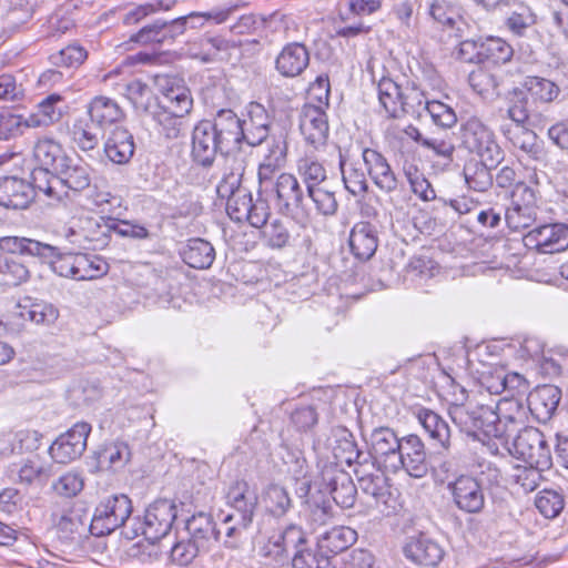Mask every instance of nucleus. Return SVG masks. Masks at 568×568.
I'll use <instances>...</instances> for the list:
<instances>
[{
    "instance_id": "1",
    "label": "nucleus",
    "mask_w": 568,
    "mask_h": 568,
    "mask_svg": "<svg viewBox=\"0 0 568 568\" xmlns=\"http://www.w3.org/2000/svg\"><path fill=\"white\" fill-rule=\"evenodd\" d=\"M0 250L12 254L39 257L49 262L52 271L62 277L75 280L78 253H60L58 247L23 236L0 237Z\"/></svg>"
},
{
    "instance_id": "2",
    "label": "nucleus",
    "mask_w": 568,
    "mask_h": 568,
    "mask_svg": "<svg viewBox=\"0 0 568 568\" xmlns=\"http://www.w3.org/2000/svg\"><path fill=\"white\" fill-rule=\"evenodd\" d=\"M176 515L174 501L158 499L148 506L143 516L134 517L123 534L128 539L143 536L145 540L160 541L170 532Z\"/></svg>"
},
{
    "instance_id": "3",
    "label": "nucleus",
    "mask_w": 568,
    "mask_h": 568,
    "mask_svg": "<svg viewBox=\"0 0 568 568\" xmlns=\"http://www.w3.org/2000/svg\"><path fill=\"white\" fill-rule=\"evenodd\" d=\"M460 145L468 153L490 164H499L504 159L494 130L478 116H470L460 124Z\"/></svg>"
},
{
    "instance_id": "4",
    "label": "nucleus",
    "mask_w": 568,
    "mask_h": 568,
    "mask_svg": "<svg viewBox=\"0 0 568 568\" xmlns=\"http://www.w3.org/2000/svg\"><path fill=\"white\" fill-rule=\"evenodd\" d=\"M132 510V501L126 495L109 496L95 507L89 530L94 536L109 535L125 525Z\"/></svg>"
},
{
    "instance_id": "5",
    "label": "nucleus",
    "mask_w": 568,
    "mask_h": 568,
    "mask_svg": "<svg viewBox=\"0 0 568 568\" xmlns=\"http://www.w3.org/2000/svg\"><path fill=\"white\" fill-rule=\"evenodd\" d=\"M514 453L528 465L548 470L552 466L551 449L545 435L535 427L524 429L514 438Z\"/></svg>"
},
{
    "instance_id": "6",
    "label": "nucleus",
    "mask_w": 568,
    "mask_h": 568,
    "mask_svg": "<svg viewBox=\"0 0 568 568\" xmlns=\"http://www.w3.org/2000/svg\"><path fill=\"white\" fill-rule=\"evenodd\" d=\"M503 136L520 151V159L534 162V169L548 164V151L537 134L523 125H500Z\"/></svg>"
},
{
    "instance_id": "7",
    "label": "nucleus",
    "mask_w": 568,
    "mask_h": 568,
    "mask_svg": "<svg viewBox=\"0 0 568 568\" xmlns=\"http://www.w3.org/2000/svg\"><path fill=\"white\" fill-rule=\"evenodd\" d=\"M322 490L328 493L334 501L343 507L349 508L356 500L357 489L348 473L338 465L326 463L321 469Z\"/></svg>"
},
{
    "instance_id": "8",
    "label": "nucleus",
    "mask_w": 568,
    "mask_h": 568,
    "mask_svg": "<svg viewBox=\"0 0 568 568\" xmlns=\"http://www.w3.org/2000/svg\"><path fill=\"white\" fill-rule=\"evenodd\" d=\"M90 432V424L84 422L74 424L50 446L49 454L51 458L59 464H68L79 458L87 448Z\"/></svg>"
},
{
    "instance_id": "9",
    "label": "nucleus",
    "mask_w": 568,
    "mask_h": 568,
    "mask_svg": "<svg viewBox=\"0 0 568 568\" xmlns=\"http://www.w3.org/2000/svg\"><path fill=\"white\" fill-rule=\"evenodd\" d=\"M447 489L454 505L463 513L479 514L485 507V494L476 477L459 475L449 481Z\"/></svg>"
},
{
    "instance_id": "10",
    "label": "nucleus",
    "mask_w": 568,
    "mask_h": 568,
    "mask_svg": "<svg viewBox=\"0 0 568 568\" xmlns=\"http://www.w3.org/2000/svg\"><path fill=\"white\" fill-rule=\"evenodd\" d=\"M527 246L544 254L562 252L568 248V224H545L529 231L525 237Z\"/></svg>"
},
{
    "instance_id": "11",
    "label": "nucleus",
    "mask_w": 568,
    "mask_h": 568,
    "mask_svg": "<svg viewBox=\"0 0 568 568\" xmlns=\"http://www.w3.org/2000/svg\"><path fill=\"white\" fill-rule=\"evenodd\" d=\"M449 416L453 423L464 433L477 437L483 434L486 422H491L493 407L488 405H473L453 403L449 406Z\"/></svg>"
},
{
    "instance_id": "12",
    "label": "nucleus",
    "mask_w": 568,
    "mask_h": 568,
    "mask_svg": "<svg viewBox=\"0 0 568 568\" xmlns=\"http://www.w3.org/2000/svg\"><path fill=\"white\" fill-rule=\"evenodd\" d=\"M400 444L402 439L389 427L375 428L369 436V448L373 456L385 471H398L397 453Z\"/></svg>"
},
{
    "instance_id": "13",
    "label": "nucleus",
    "mask_w": 568,
    "mask_h": 568,
    "mask_svg": "<svg viewBox=\"0 0 568 568\" xmlns=\"http://www.w3.org/2000/svg\"><path fill=\"white\" fill-rule=\"evenodd\" d=\"M300 131L304 140L315 149L324 145L328 138V120L322 106L307 102L300 113Z\"/></svg>"
},
{
    "instance_id": "14",
    "label": "nucleus",
    "mask_w": 568,
    "mask_h": 568,
    "mask_svg": "<svg viewBox=\"0 0 568 568\" xmlns=\"http://www.w3.org/2000/svg\"><path fill=\"white\" fill-rule=\"evenodd\" d=\"M226 504L232 509L229 515L240 517L243 523H253L258 506V495L246 480H235L226 493Z\"/></svg>"
},
{
    "instance_id": "15",
    "label": "nucleus",
    "mask_w": 568,
    "mask_h": 568,
    "mask_svg": "<svg viewBox=\"0 0 568 568\" xmlns=\"http://www.w3.org/2000/svg\"><path fill=\"white\" fill-rule=\"evenodd\" d=\"M362 159L373 183L384 193H393L398 187V179L387 159L378 151L365 148Z\"/></svg>"
},
{
    "instance_id": "16",
    "label": "nucleus",
    "mask_w": 568,
    "mask_h": 568,
    "mask_svg": "<svg viewBox=\"0 0 568 568\" xmlns=\"http://www.w3.org/2000/svg\"><path fill=\"white\" fill-rule=\"evenodd\" d=\"M219 152L222 153V145L217 142L211 121H200L192 132L191 154L194 161L203 166H209Z\"/></svg>"
},
{
    "instance_id": "17",
    "label": "nucleus",
    "mask_w": 568,
    "mask_h": 568,
    "mask_svg": "<svg viewBox=\"0 0 568 568\" xmlns=\"http://www.w3.org/2000/svg\"><path fill=\"white\" fill-rule=\"evenodd\" d=\"M217 142L222 145V153H227L244 142L242 120L230 109L220 110L211 122Z\"/></svg>"
},
{
    "instance_id": "18",
    "label": "nucleus",
    "mask_w": 568,
    "mask_h": 568,
    "mask_svg": "<svg viewBox=\"0 0 568 568\" xmlns=\"http://www.w3.org/2000/svg\"><path fill=\"white\" fill-rule=\"evenodd\" d=\"M397 459H399L398 470L404 469L412 477L422 478L427 474L425 447L417 435L402 438Z\"/></svg>"
},
{
    "instance_id": "19",
    "label": "nucleus",
    "mask_w": 568,
    "mask_h": 568,
    "mask_svg": "<svg viewBox=\"0 0 568 568\" xmlns=\"http://www.w3.org/2000/svg\"><path fill=\"white\" fill-rule=\"evenodd\" d=\"M33 201V189L29 182L17 176H0V206L26 210Z\"/></svg>"
},
{
    "instance_id": "20",
    "label": "nucleus",
    "mask_w": 568,
    "mask_h": 568,
    "mask_svg": "<svg viewBox=\"0 0 568 568\" xmlns=\"http://www.w3.org/2000/svg\"><path fill=\"white\" fill-rule=\"evenodd\" d=\"M310 64V52L301 41H292L283 47L275 59V69L286 78L300 75Z\"/></svg>"
},
{
    "instance_id": "21",
    "label": "nucleus",
    "mask_w": 568,
    "mask_h": 568,
    "mask_svg": "<svg viewBox=\"0 0 568 568\" xmlns=\"http://www.w3.org/2000/svg\"><path fill=\"white\" fill-rule=\"evenodd\" d=\"M60 537L68 541L81 538L87 531V516L80 508L67 505L51 515Z\"/></svg>"
},
{
    "instance_id": "22",
    "label": "nucleus",
    "mask_w": 568,
    "mask_h": 568,
    "mask_svg": "<svg viewBox=\"0 0 568 568\" xmlns=\"http://www.w3.org/2000/svg\"><path fill=\"white\" fill-rule=\"evenodd\" d=\"M348 244L352 254L359 261L372 258L378 246L377 229L369 222L354 224L349 232Z\"/></svg>"
},
{
    "instance_id": "23",
    "label": "nucleus",
    "mask_w": 568,
    "mask_h": 568,
    "mask_svg": "<svg viewBox=\"0 0 568 568\" xmlns=\"http://www.w3.org/2000/svg\"><path fill=\"white\" fill-rule=\"evenodd\" d=\"M274 191L276 194V203L281 212L294 214L302 207L304 192L298 180L293 174H280L276 179Z\"/></svg>"
},
{
    "instance_id": "24",
    "label": "nucleus",
    "mask_w": 568,
    "mask_h": 568,
    "mask_svg": "<svg viewBox=\"0 0 568 568\" xmlns=\"http://www.w3.org/2000/svg\"><path fill=\"white\" fill-rule=\"evenodd\" d=\"M13 316L23 322L49 326L58 320L59 310L49 302L24 297L16 305Z\"/></svg>"
},
{
    "instance_id": "25",
    "label": "nucleus",
    "mask_w": 568,
    "mask_h": 568,
    "mask_svg": "<svg viewBox=\"0 0 568 568\" xmlns=\"http://www.w3.org/2000/svg\"><path fill=\"white\" fill-rule=\"evenodd\" d=\"M246 110L247 118L242 120L244 142L256 146L266 141L271 120L264 105L258 102H251Z\"/></svg>"
},
{
    "instance_id": "26",
    "label": "nucleus",
    "mask_w": 568,
    "mask_h": 568,
    "mask_svg": "<svg viewBox=\"0 0 568 568\" xmlns=\"http://www.w3.org/2000/svg\"><path fill=\"white\" fill-rule=\"evenodd\" d=\"M404 554L410 561L425 567H436L444 558L442 546L425 536L410 538L404 547Z\"/></svg>"
},
{
    "instance_id": "27",
    "label": "nucleus",
    "mask_w": 568,
    "mask_h": 568,
    "mask_svg": "<svg viewBox=\"0 0 568 568\" xmlns=\"http://www.w3.org/2000/svg\"><path fill=\"white\" fill-rule=\"evenodd\" d=\"M88 115L98 128L119 124L125 120V112L120 104L104 95L94 97L87 106Z\"/></svg>"
},
{
    "instance_id": "28",
    "label": "nucleus",
    "mask_w": 568,
    "mask_h": 568,
    "mask_svg": "<svg viewBox=\"0 0 568 568\" xmlns=\"http://www.w3.org/2000/svg\"><path fill=\"white\" fill-rule=\"evenodd\" d=\"M561 398V390L555 385H542L529 393L527 397L529 412L538 419L546 422L556 412Z\"/></svg>"
},
{
    "instance_id": "29",
    "label": "nucleus",
    "mask_w": 568,
    "mask_h": 568,
    "mask_svg": "<svg viewBox=\"0 0 568 568\" xmlns=\"http://www.w3.org/2000/svg\"><path fill=\"white\" fill-rule=\"evenodd\" d=\"M135 143L132 133L123 126H115L104 142L106 158L119 165L130 162L134 154Z\"/></svg>"
},
{
    "instance_id": "30",
    "label": "nucleus",
    "mask_w": 568,
    "mask_h": 568,
    "mask_svg": "<svg viewBox=\"0 0 568 568\" xmlns=\"http://www.w3.org/2000/svg\"><path fill=\"white\" fill-rule=\"evenodd\" d=\"M55 172L60 180V187L79 193L90 186V166L80 159L68 158Z\"/></svg>"
},
{
    "instance_id": "31",
    "label": "nucleus",
    "mask_w": 568,
    "mask_h": 568,
    "mask_svg": "<svg viewBox=\"0 0 568 568\" xmlns=\"http://www.w3.org/2000/svg\"><path fill=\"white\" fill-rule=\"evenodd\" d=\"M267 151L263 162L258 166V180L263 184L272 180L275 171L284 166L287 154V142L283 133L266 139Z\"/></svg>"
},
{
    "instance_id": "32",
    "label": "nucleus",
    "mask_w": 568,
    "mask_h": 568,
    "mask_svg": "<svg viewBox=\"0 0 568 568\" xmlns=\"http://www.w3.org/2000/svg\"><path fill=\"white\" fill-rule=\"evenodd\" d=\"M33 158L40 168L55 173L69 156L58 141L43 136L33 146Z\"/></svg>"
},
{
    "instance_id": "33",
    "label": "nucleus",
    "mask_w": 568,
    "mask_h": 568,
    "mask_svg": "<svg viewBox=\"0 0 568 568\" xmlns=\"http://www.w3.org/2000/svg\"><path fill=\"white\" fill-rule=\"evenodd\" d=\"M180 255L190 267L206 270L214 262L215 250L209 241L194 237L187 240Z\"/></svg>"
},
{
    "instance_id": "34",
    "label": "nucleus",
    "mask_w": 568,
    "mask_h": 568,
    "mask_svg": "<svg viewBox=\"0 0 568 568\" xmlns=\"http://www.w3.org/2000/svg\"><path fill=\"white\" fill-rule=\"evenodd\" d=\"M528 405L526 406L519 397H504L496 406L495 414L507 422L509 430L524 432L528 429Z\"/></svg>"
},
{
    "instance_id": "35",
    "label": "nucleus",
    "mask_w": 568,
    "mask_h": 568,
    "mask_svg": "<svg viewBox=\"0 0 568 568\" xmlns=\"http://www.w3.org/2000/svg\"><path fill=\"white\" fill-rule=\"evenodd\" d=\"M403 87L388 77H382L377 83L379 105L388 118L398 119L403 115Z\"/></svg>"
},
{
    "instance_id": "36",
    "label": "nucleus",
    "mask_w": 568,
    "mask_h": 568,
    "mask_svg": "<svg viewBox=\"0 0 568 568\" xmlns=\"http://www.w3.org/2000/svg\"><path fill=\"white\" fill-rule=\"evenodd\" d=\"M113 90L125 97L135 110L151 113L153 92L152 89L141 80L134 79L129 82L113 83Z\"/></svg>"
},
{
    "instance_id": "37",
    "label": "nucleus",
    "mask_w": 568,
    "mask_h": 568,
    "mask_svg": "<svg viewBox=\"0 0 568 568\" xmlns=\"http://www.w3.org/2000/svg\"><path fill=\"white\" fill-rule=\"evenodd\" d=\"M418 422L422 424L434 445L448 449L450 446V428L437 413L423 408L417 414Z\"/></svg>"
},
{
    "instance_id": "38",
    "label": "nucleus",
    "mask_w": 568,
    "mask_h": 568,
    "mask_svg": "<svg viewBox=\"0 0 568 568\" xmlns=\"http://www.w3.org/2000/svg\"><path fill=\"white\" fill-rule=\"evenodd\" d=\"M63 102V97L58 93H52L40 101L37 105V111L30 113L28 116L29 125L31 128L49 126L59 122L62 118V108L60 104Z\"/></svg>"
},
{
    "instance_id": "39",
    "label": "nucleus",
    "mask_w": 568,
    "mask_h": 568,
    "mask_svg": "<svg viewBox=\"0 0 568 568\" xmlns=\"http://www.w3.org/2000/svg\"><path fill=\"white\" fill-rule=\"evenodd\" d=\"M326 446L332 450L335 458L333 464L345 463L352 466V458L357 445L353 434L345 427H335L331 430V435L326 440Z\"/></svg>"
},
{
    "instance_id": "40",
    "label": "nucleus",
    "mask_w": 568,
    "mask_h": 568,
    "mask_svg": "<svg viewBox=\"0 0 568 568\" xmlns=\"http://www.w3.org/2000/svg\"><path fill=\"white\" fill-rule=\"evenodd\" d=\"M187 537L199 544L202 548L206 546L210 540H220L221 530H217L216 524L213 518L204 513L193 515L186 521Z\"/></svg>"
},
{
    "instance_id": "41",
    "label": "nucleus",
    "mask_w": 568,
    "mask_h": 568,
    "mask_svg": "<svg viewBox=\"0 0 568 568\" xmlns=\"http://www.w3.org/2000/svg\"><path fill=\"white\" fill-rule=\"evenodd\" d=\"M292 229L291 222L274 219L262 227L261 240L272 250H282L290 246L295 240Z\"/></svg>"
},
{
    "instance_id": "42",
    "label": "nucleus",
    "mask_w": 568,
    "mask_h": 568,
    "mask_svg": "<svg viewBox=\"0 0 568 568\" xmlns=\"http://www.w3.org/2000/svg\"><path fill=\"white\" fill-rule=\"evenodd\" d=\"M18 255L0 250V283L8 286H18L27 282L30 277V271L20 261Z\"/></svg>"
},
{
    "instance_id": "43",
    "label": "nucleus",
    "mask_w": 568,
    "mask_h": 568,
    "mask_svg": "<svg viewBox=\"0 0 568 568\" xmlns=\"http://www.w3.org/2000/svg\"><path fill=\"white\" fill-rule=\"evenodd\" d=\"M384 469L356 477L363 494L374 498L376 505L389 506L390 491Z\"/></svg>"
},
{
    "instance_id": "44",
    "label": "nucleus",
    "mask_w": 568,
    "mask_h": 568,
    "mask_svg": "<svg viewBox=\"0 0 568 568\" xmlns=\"http://www.w3.org/2000/svg\"><path fill=\"white\" fill-rule=\"evenodd\" d=\"M153 120L159 125L160 132L169 140L178 139L185 126L186 113H178L175 110H169L163 106H156L151 112Z\"/></svg>"
},
{
    "instance_id": "45",
    "label": "nucleus",
    "mask_w": 568,
    "mask_h": 568,
    "mask_svg": "<svg viewBox=\"0 0 568 568\" xmlns=\"http://www.w3.org/2000/svg\"><path fill=\"white\" fill-rule=\"evenodd\" d=\"M339 170L344 186L352 195L359 196L368 191L366 173L357 163H347L342 152H339Z\"/></svg>"
},
{
    "instance_id": "46",
    "label": "nucleus",
    "mask_w": 568,
    "mask_h": 568,
    "mask_svg": "<svg viewBox=\"0 0 568 568\" xmlns=\"http://www.w3.org/2000/svg\"><path fill=\"white\" fill-rule=\"evenodd\" d=\"M497 165L481 160L467 163L464 168V176L468 187L477 192H486L493 185L490 171Z\"/></svg>"
},
{
    "instance_id": "47",
    "label": "nucleus",
    "mask_w": 568,
    "mask_h": 568,
    "mask_svg": "<svg viewBox=\"0 0 568 568\" xmlns=\"http://www.w3.org/2000/svg\"><path fill=\"white\" fill-rule=\"evenodd\" d=\"M357 540L355 529L347 526H336L325 531L320 539L321 547L338 554L349 548Z\"/></svg>"
},
{
    "instance_id": "48",
    "label": "nucleus",
    "mask_w": 568,
    "mask_h": 568,
    "mask_svg": "<svg viewBox=\"0 0 568 568\" xmlns=\"http://www.w3.org/2000/svg\"><path fill=\"white\" fill-rule=\"evenodd\" d=\"M531 103L527 93L519 88H515L509 92L508 106L506 110V116L511 122L504 123L503 125H523L526 126V122L529 119Z\"/></svg>"
},
{
    "instance_id": "49",
    "label": "nucleus",
    "mask_w": 568,
    "mask_h": 568,
    "mask_svg": "<svg viewBox=\"0 0 568 568\" xmlns=\"http://www.w3.org/2000/svg\"><path fill=\"white\" fill-rule=\"evenodd\" d=\"M523 90L531 98L532 103H550L560 92L555 82L539 77L528 78Z\"/></svg>"
},
{
    "instance_id": "50",
    "label": "nucleus",
    "mask_w": 568,
    "mask_h": 568,
    "mask_svg": "<svg viewBox=\"0 0 568 568\" xmlns=\"http://www.w3.org/2000/svg\"><path fill=\"white\" fill-rule=\"evenodd\" d=\"M469 84L484 99H494L500 93V79L495 73L478 68L469 74Z\"/></svg>"
},
{
    "instance_id": "51",
    "label": "nucleus",
    "mask_w": 568,
    "mask_h": 568,
    "mask_svg": "<svg viewBox=\"0 0 568 568\" xmlns=\"http://www.w3.org/2000/svg\"><path fill=\"white\" fill-rule=\"evenodd\" d=\"M297 173L306 185L307 191L321 186L326 181V170L321 161L311 155L298 159Z\"/></svg>"
},
{
    "instance_id": "52",
    "label": "nucleus",
    "mask_w": 568,
    "mask_h": 568,
    "mask_svg": "<svg viewBox=\"0 0 568 568\" xmlns=\"http://www.w3.org/2000/svg\"><path fill=\"white\" fill-rule=\"evenodd\" d=\"M33 192L38 190L42 192L49 199L62 201L63 196L68 195V192H61L60 180L58 174L52 171H47L43 168H37L32 171V183H30Z\"/></svg>"
},
{
    "instance_id": "53",
    "label": "nucleus",
    "mask_w": 568,
    "mask_h": 568,
    "mask_svg": "<svg viewBox=\"0 0 568 568\" xmlns=\"http://www.w3.org/2000/svg\"><path fill=\"white\" fill-rule=\"evenodd\" d=\"M256 557L261 560V564L265 566L283 565L287 561L288 554L276 531L258 546Z\"/></svg>"
},
{
    "instance_id": "54",
    "label": "nucleus",
    "mask_w": 568,
    "mask_h": 568,
    "mask_svg": "<svg viewBox=\"0 0 568 568\" xmlns=\"http://www.w3.org/2000/svg\"><path fill=\"white\" fill-rule=\"evenodd\" d=\"M77 281H91L105 275L109 271L108 263L98 255L78 253Z\"/></svg>"
},
{
    "instance_id": "55",
    "label": "nucleus",
    "mask_w": 568,
    "mask_h": 568,
    "mask_svg": "<svg viewBox=\"0 0 568 568\" xmlns=\"http://www.w3.org/2000/svg\"><path fill=\"white\" fill-rule=\"evenodd\" d=\"M202 547L192 540V538H185L175 541L170 550L168 551V562L178 567H186L191 565L197 557Z\"/></svg>"
},
{
    "instance_id": "56",
    "label": "nucleus",
    "mask_w": 568,
    "mask_h": 568,
    "mask_svg": "<svg viewBox=\"0 0 568 568\" xmlns=\"http://www.w3.org/2000/svg\"><path fill=\"white\" fill-rule=\"evenodd\" d=\"M263 501L267 511L275 517L284 516L292 507V499L287 490L276 484L266 487Z\"/></svg>"
},
{
    "instance_id": "57",
    "label": "nucleus",
    "mask_w": 568,
    "mask_h": 568,
    "mask_svg": "<svg viewBox=\"0 0 568 568\" xmlns=\"http://www.w3.org/2000/svg\"><path fill=\"white\" fill-rule=\"evenodd\" d=\"M252 523H243L240 517L225 515L217 530L224 535L223 544L226 548L237 549L243 539L244 532Z\"/></svg>"
},
{
    "instance_id": "58",
    "label": "nucleus",
    "mask_w": 568,
    "mask_h": 568,
    "mask_svg": "<svg viewBox=\"0 0 568 568\" xmlns=\"http://www.w3.org/2000/svg\"><path fill=\"white\" fill-rule=\"evenodd\" d=\"M536 23V16L527 6L511 11L505 20V27L515 37H526Z\"/></svg>"
},
{
    "instance_id": "59",
    "label": "nucleus",
    "mask_w": 568,
    "mask_h": 568,
    "mask_svg": "<svg viewBox=\"0 0 568 568\" xmlns=\"http://www.w3.org/2000/svg\"><path fill=\"white\" fill-rule=\"evenodd\" d=\"M30 128L28 116L9 110L0 112V141L17 139Z\"/></svg>"
},
{
    "instance_id": "60",
    "label": "nucleus",
    "mask_w": 568,
    "mask_h": 568,
    "mask_svg": "<svg viewBox=\"0 0 568 568\" xmlns=\"http://www.w3.org/2000/svg\"><path fill=\"white\" fill-rule=\"evenodd\" d=\"M479 49L481 62L505 63L513 57V48L501 38L488 37Z\"/></svg>"
},
{
    "instance_id": "61",
    "label": "nucleus",
    "mask_w": 568,
    "mask_h": 568,
    "mask_svg": "<svg viewBox=\"0 0 568 568\" xmlns=\"http://www.w3.org/2000/svg\"><path fill=\"white\" fill-rule=\"evenodd\" d=\"M131 450L128 444L115 442L106 445L99 454V464L114 470L123 468L130 460Z\"/></svg>"
},
{
    "instance_id": "62",
    "label": "nucleus",
    "mask_w": 568,
    "mask_h": 568,
    "mask_svg": "<svg viewBox=\"0 0 568 568\" xmlns=\"http://www.w3.org/2000/svg\"><path fill=\"white\" fill-rule=\"evenodd\" d=\"M542 471H545V469H539L534 465H517L513 468L510 479L527 494L535 490L540 485V481L544 479Z\"/></svg>"
},
{
    "instance_id": "63",
    "label": "nucleus",
    "mask_w": 568,
    "mask_h": 568,
    "mask_svg": "<svg viewBox=\"0 0 568 568\" xmlns=\"http://www.w3.org/2000/svg\"><path fill=\"white\" fill-rule=\"evenodd\" d=\"M38 0H10V7L6 16L9 28L18 29L27 23L33 16Z\"/></svg>"
},
{
    "instance_id": "64",
    "label": "nucleus",
    "mask_w": 568,
    "mask_h": 568,
    "mask_svg": "<svg viewBox=\"0 0 568 568\" xmlns=\"http://www.w3.org/2000/svg\"><path fill=\"white\" fill-rule=\"evenodd\" d=\"M90 119L80 118L72 126L73 141L82 151H91L99 144L100 139Z\"/></svg>"
}]
</instances>
